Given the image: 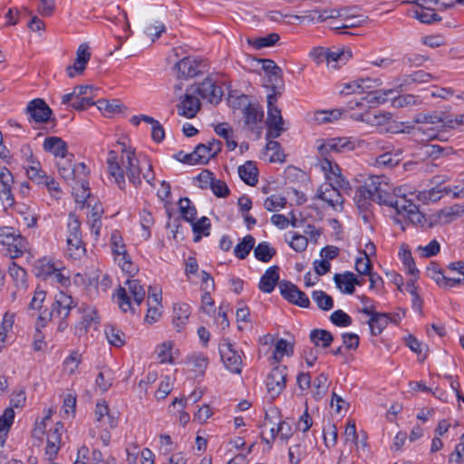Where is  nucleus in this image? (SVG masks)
<instances>
[{
    "mask_svg": "<svg viewBox=\"0 0 464 464\" xmlns=\"http://www.w3.org/2000/svg\"><path fill=\"white\" fill-rule=\"evenodd\" d=\"M413 121L416 123L432 124L437 128H453V121L445 117L443 112L432 111L428 113H417Z\"/></svg>",
    "mask_w": 464,
    "mask_h": 464,
    "instance_id": "412c9836",
    "label": "nucleus"
},
{
    "mask_svg": "<svg viewBox=\"0 0 464 464\" xmlns=\"http://www.w3.org/2000/svg\"><path fill=\"white\" fill-rule=\"evenodd\" d=\"M114 373L106 367H103L96 378V384L102 392L107 391L113 382Z\"/></svg>",
    "mask_w": 464,
    "mask_h": 464,
    "instance_id": "603ef678",
    "label": "nucleus"
},
{
    "mask_svg": "<svg viewBox=\"0 0 464 464\" xmlns=\"http://www.w3.org/2000/svg\"><path fill=\"white\" fill-rule=\"evenodd\" d=\"M331 322L339 327H346L352 324V317L343 310H336L330 315Z\"/></svg>",
    "mask_w": 464,
    "mask_h": 464,
    "instance_id": "774afa93",
    "label": "nucleus"
},
{
    "mask_svg": "<svg viewBox=\"0 0 464 464\" xmlns=\"http://www.w3.org/2000/svg\"><path fill=\"white\" fill-rule=\"evenodd\" d=\"M281 295L289 303L302 308L310 306V300L307 295L301 291L295 284L287 280L279 283Z\"/></svg>",
    "mask_w": 464,
    "mask_h": 464,
    "instance_id": "9b49d317",
    "label": "nucleus"
},
{
    "mask_svg": "<svg viewBox=\"0 0 464 464\" xmlns=\"http://www.w3.org/2000/svg\"><path fill=\"white\" fill-rule=\"evenodd\" d=\"M464 214V204H454L452 206L445 207L440 212L439 217L444 222H451L453 218L460 217Z\"/></svg>",
    "mask_w": 464,
    "mask_h": 464,
    "instance_id": "09e8293b",
    "label": "nucleus"
},
{
    "mask_svg": "<svg viewBox=\"0 0 464 464\" xmlns=\"http://www.w3.org/2000/svg\"><path fill=\"white\" fill-rule=\"evenodd\" d=\"M93 87L92 85H78L73 91L62 96V103L69 104L74 98L92 96Z\"/></svg>",
    "mask_w": 464,
    "mask_h": 464,
    "instance_id": "c03bdc74",
    "label": "nucleus"
},
{
    "mask_svg": "<svg viewBox=\"0 0 464 464\" xmlns=\"http://www.w3.org/2000/svg\"><path fill=\"white\" fill-rule=\"evenodd\" d=\"M354 199L360 211H370L373 198L371 196V192L365 189L363 186L358 188Z\"/></svg>",
    "mask_w": 464,
    "mask_h": 464,
    "instance_id": "ea45409f",
    "label": "nucleus"
},
{
    "mask_svg": "<svg viewBox=\"0 0 464 464\" xmlns=\"http://www.w3.org/2000/svg\"><path fill=\"white\" fill-rule=\"evenodd\" d=\"M0 245L10 258H17L27 250V240L20 234H15L11 227L0 228Z\"/></svg>",
    "mask_w": 464,
    "mask_h": 464,
    "instance_id": "423d86ee",
    "label": "nucleus"
},
{
    "mask_svg": "<svg viewBox=\"0 0 464 464\" xmlns=\"http://www.w3.org/2000/svg\"><path fill=\"white\" fill-rule=\"evenodd\" d=\"M340 110L317 111L314 113L313 121L317 124H325L340 118Z\"/></svg>",
    "mask_w": 464,
    "mask_h": 464,
    "instance_id": "8fccbe9b",
    "label": "nucleus"
},
{
    "mask_svg": "<svg viewBox=\"0 0 464 464\" xmlns=\"http://www.w3.org/2000/svg\"><path fill=\"white\" fill-rule=\"evenodd\" d=\"M316 198L327 203L334 209H337V207H339L340 210L343 209L344 199L333 182L322 184L317 189Z\"/></svg>",
    "mask_w": 464,
    "mask_h": 464,
    "instance_id": "dca6fc26",
    "label": "nucleus"
},
{
    "mask_svg": "<svg viewBox=\"0 0 464 464\" xmlns=\"http://www.w3.org/2000/svg\"><path fill=\"white\" fill-rule=\"evenodd\" d=\"M98 279L99 276L96 272H92L91 274H76L74 276V282L78 285H82L88 289L94 287L96 291L98 290Z\"/></svg>",
    "mask_w": 464,
    "mask_h": 464,
    "instance_id": "5fc2aeb1",
    "label": "nucleus"
},
{
    "mask_svg": "<svg viewBox=\"0 0 464 464\" xmlns=\"http://www.w3.org/2000/svg\"><path fill=\"white\" fill-rule=\"evenodd\" d=\"M201 104L198 97L186 93L180 102L177 104L178 114L188 118H194L200 110Z\"/></svg>",
    "mask_w": 464,
    "mask_h": 464,
    "instance_id": "b1692460",
    "label": "nucleus"
},
{
    "mask_svg": "<svg viewBox=\"0 0 464 464\" xmlns=\"http://www.w3.org/2000/svg\"><path fill=\"white\" fill-rule=\"evenodd\" d=\"M361 255H362V256H359L355 260L354 268L359 275L369 276L372 273V263L366 250L362 251Z\"/></svg>",
    "mask_w": 464,
    "mask_h": 464,
    "instance_id": "37998d69",
    "label": "nucleus"
},
{
    "mask_svg": "<svg viewBox=\"0 0 464 464\" xmlns=\"http://www.w3.org/2000/svg\"><path fill=\"white\" fill-rule=\"evenodd\" d=\"M72 183V195L76 203L81 204L82 208L84 207H92V203L95 201V198L91 195L88 180L81 179L80 180H75Z\"/></svg>",
    "mask_w": 464,
    "mask_h": 464,
    "instance_id": "aec40b11",
    "label": "nucleus"
},
{
    "mask_svg": "<svg viewBox=\"0 0 464 464\" xmlns=\"http://www.w3.org/2000/svg\"><path fill=\"white\" fill-rule=\"evenodd\" d=\"M76 308L72 297L60 291L54 295L50 309H44L38 317V326L44 327L47 321L57 320L59 332H63L69 325L67 321L71 313Z\"/></svg>",
    "mask_w": 464,
    "mask_h": 464,
    "instance_id": "f03ea898",
    "label": "nucleus"
},
{
    "mask_svg": "<svg viewBox=\"0 0 464 464\" xmlns=\"http://www.w3.org/2000/svg\"><path fill=\"white\" fill-rule=\"evenodd\" d=\"M67 255L70 256L72 259H79L85 254V247L82 237H72V238H67Z\"/></svg>",
    "mask_w": 464,
    "mask_h": 464,
    "instance_id": "e433bc0d",
    "label": "nucleus"
},
{
    "mask_svg": "<svg viewBox=\"0 0 464 464\" xmlns=\"http://www.w3.org/2000/svg\"><path fill=\"white\" fill-rule=\"evenodd\" d=\"M280 40V36L276 33H271L264 37H258L254 39H247L250 45L255 47L256 50H260L264 47L274 46Z\"/></svg>",
    "mask_w": 464,
    "mask_h": 464,
    "instance_id": "79ce46f5",
    "label": "nucleus"
},
{
    "mask_svg": "<svg viewBox=\"0 0 464 464\" xmlns=\"http://www.w3.org/2000/svg\"><path fill=\"white\" fill-rule=\"evenodd\" d=\"M222 150V142L213 139L208 144H198L195 148L200 164H206L208 160L218 155Z\"/></svg>",
    "mask_w": 464,
    "mask_h": 464,
    "instance_id": "393cba45",
    "label": "nucleus"
},
{
    "mask_svg": "<svg viewBox=\"0 0 464 464\" xmlns=\"http://www.w3.org/2000/svg\"><path fill=\"white\" fill-rule=\"evenodd\" d=\"M362 314L370 317L367 324L370 328L371 335L372 336L382 334L383 330L389 324L387 313L364 309Z\"/></svg>",
    "mask_w": 464,
    "mask_h": 464,
    "instance_id": "5701e85b",
    "label": "nucleus"
},
{
    "mask_svg": "<svg viewBox=\"0 0 464 464\" xmlns=\"http://www.w3.org/2000/svg\"><path fill=\"white\" fill-rule=\"evenodd\" d=\"M255 237L251 235H246L243 237L242 241L236 245L234 254L238 259H245L255 248Z\"/></svg>",
    "mask_w": 464,
    "mask_h": 464,
    "instance_id": "c9c22d12",
    "label": "nucleus"
},
{
    "mask_svg": "<svg viewBox=\"0 0 464 464\" xmlns=\"http://www.w3.org/2000/svg\"><path fill=\"white\" fill-rule=\"evenodd\" d=\"M204 68L203 61L194 56H186L175 63L173 70L178 79L188 80L202 73Z\"/></svg>",
    "mask_w": 464,
    "mask_h": 464,
    "instance_id": "9d476101",
    "label": "nucleus"
},
{
    "mask_svg": "<svg viewBox=\"0 0 464 464\" xmlns=\"http://www.w3.org/2000/svg\"><path fill=\"white\" fill-rule=\"evenodd\" d=\"M267 85H269L273 91L271 94H276V97L280 96L285 86L283 81V72H273L270 76H268Z\"/></svg>",
    "mask_w": 464,
    "mask_h": 464,
    "instance_id": "e2e57ef3",
    "label": "nucleus"
},
{
    "mask_svg": "<svg viewBox=\"0 0 464 464\" xmlns=\"http://www.w3.org/2000/svg\"><path fill=\"white\" fill-rule=\"evenodd\" d=\"M190 306L186 303L176 304L173 307V324L179 332L190 315Z\"/></svg>",
    "mask_w": 464,
    "mask_h": 464,
    "instance_id": "473e14b6",
    "label": "nucleus"
},
{
    "mask_svg": "<svg viewBox=\"0 0 464 464\" xmlns=\"http://www.w3.org/2000/svg\"><path fill=\"white\" fill-rule=\"evenodd\" d=\"M322 169L325 172L328 182H333L339 191L351 189L349 181L342 175L340 167L333 160L322 161Z\"/></svg>",
    "mask_w": 464,
    "mask_h": 464,
    "instance_id": "f3484780",
    "label": "nucleus"
},
{
    "mask_svg": "<svg viewBox=\"0 0 464 464\" xmlns=\"http://www.w3.org/2000/svg\"><path fill=\"white\" fill-rule=\"evenodd\" d=\"M293 17L295 19H296L297 21H299L300 23H303V22L324 23V14H319L318 9L304 11V12H303V14H301V15L295 14V15H293Z\"/></svg>",
    "mask_w": 464,
    "mask_h": 464,
    "instance_id": "052dcab7",
    "label": "nucleus"
},
{
    "mask_svg": "<svg viewBox=\"0 0 464 464\" xmlns=\"http://www.w3.org/2000/svg\"><path fill=\"white\" fill-rule=\"evenodd\" d=\"M336 286L344 294L353 295L355 291L353 283L355 275L353 272H344L343 274H335L334 276Z\"/></svg>",
    "mask_w": 464,
    "mask_h": 464,
    "instance_id": "7c9ffc66",
    "label": "nucleus"
},
{
    "mask_svg": "<svg viewBox=\"0 0 464 464\" xmlns=\"http://www.w3.org/2000/svg\"><path fill=\"white\" fill-rule=\"evenodd\" d=\"M360 118L362 121L380 128L381 130H387L388 129L385 128V126L390 123L392 114L390 112H367L365 114H361Z\"/></svg>",
    "mask_w": 464,
    "mask_h": 464,
    "instance_id": "2f4dec72",
    "label": "nucleus"
},
{
    "mask_svg": "<svg viewBox=\"0 0 464 464\" xmlns=\"http://www.w3.org/2000/svg\"><path fill=\"white\" fill-rule=\"evenodd\" d=\"M8 273L17 288H24L26 286L27 273L15 262H12L10 264L8 267Z\"/></svg>",
    "mask_w": 464,
    "mask_h": 464,
    "instance_id": "58836bf2",
    "label": "nucleus"
},
{
    "mask_svg": "<svg viewBox=\"0 0 464 464\" xmlns=\"http://www.w3.org/2000/svg\"><path fill=\"white\" fill-rule=\"evenodd\" d=\"M279 269L278 266H272L265 271L258 285L260 291L266 294L274 291L276 285L281 282L279 281Z\"/></svg>",
    "mask_w": 464,
    "mask_h": 464,
    "instance_id": "a878e982",
    "label": "nucleus"
},
{
    "mask_svg": "<svg viewBox=\"0 0 464 464\" xmlns=\"http://www.w3.org/2000/svg\"><path fill=\"white\" fill-rule=\"evenodd\" d=\"M276 254V250L268 242H261L254 248L255 257L264 263L269 262Z\"/></svg>",
    "mask_w": 464,
    "mask_h": 464,
    "instance_id": "4c0bfd02",
    "label": "nucleus"
},
{
    "mask_svg": "<svg viewBox=\"0 0 464 464\" xmlns=\"http://www.w3.org/2000/svg\"><path fill=\"white\" fill-rule=\"evenodd\" d=\"M378 79L359 78L345 84L342 93L351 94L353 92H365L379 85Z\"/></svg>",
    "mask_w": 464,
    "mask_h": 464,
    "instance_id": "cd10ccee",
    "label": "nucleus"
},
{
    "mask_svg": "<svg viewBox=\"0 0 464 464\" xmlns=\"http://www.w3.org/2000/svg\"><path fill=\"white\" fill-rule=\"evenodd\" d=\"M14 411L13 408H6L0 416V434L5 440L7 433L14 423Z\"/></svg>",
    "mask_w": 464,
    "mask_h": 464,
    "instance_id": "864d4df0",
    "label": "nucleus"
},
{
    "mask_svg": "<svg viewBox=\"0 0 464 464\" xmlns=\"http://www.w3.org/2000/svg\"><path fill=\"white\" fill-rule=\"evenodd\" d=\"M276 94L267 95V130L266 140L276 139L285 131L283 127L284 120L281 115V110L276 105Z\"/></svg>",
    "mask_w": 464,
    "mask_h": 464,
    "instance_id": "0eeeda50",
    "label": "nucleus"
},
{
    "mask_svg": "<svg viewBox=\"0 0 464 464\" xmlns=\"http://www.w3.org/2000/svg\"><path fill=\"white\" fill-rule=\"evenodd\" d=\"M30 121L45 123L51 120L53 111L47 103L40 98H36L28 102L25 109Z\"/></svg>",
    "mask_w": 464,
    "mask_h": 464,
    "instance_id": "2eb2a0df",
    "label": "nucleus"
},
{
    "mask_svg": "<svg viewBox=\"0 0 464 464\" xmlns=\"http://www.w3.org/2000/svg\"><path fill=\"white\" fill-rule=\"evenodd\" d=\"M187 362L191 365L192 370L203 374L208 364V360L203 355H191L188 357Z\"/></svg>",
    "mask_w": 464,
    "mask_h": 464,
    "instance_id": "69168bd1",
    "label": "nucleus"
},
{
    "mask_svg": "<svg viewBox=\"0 0 464 464\" xmlns=\"http://www.w3.org/2000/svg\"><path fill=\"white\" fill-rule=\"evenodd\" d=\"M310 340L316 347L328 348L334 341L331 332L324 329H314L310 333Z\"/></svg>",
    "mask_w": 464,
    "mask_h": 464,
    "instance_id": "72a5a7b5",
    "label": "nucleus"
},
{
    "mask_svg": "<svg viewBox=\"0 0 464 464\" xmlns=\"http://www.w3.org/2000/svg\"><path fill=\"white\" fill-rule=\"evenodd\" d=\"M366 95L362 96L361 99V102H356L355 105L360 106L362 104V102H366L369 104H380L383 103L387 101V94L392 93V91L389 90L388 92H385L383 93L381 92V91H367Z\"/></svg>",
    "mask_w": 464,
    "mask_h": 464,
    "instance_id": "49530a36",
    "label": "nucleus"
},
{
    "mask_svg": "<svg viewBox=\"0 0 464 464\" xmlns=\"http://www.w3.org/2000/svg\"><path fill=\"white\" fill-rule=\"evenodd\" d=\"M353 150H354V144L346 137L327 139L318 146V153L323 161L333 160L330 159L331 153H342Z\"/></svg>",
    "mask_w": 464,
    "mask_h": 464,
    "instance_id": "1a4fd4ad",
    "label": "nucleus"
},
{
    "mask_svg": "<svg viewBox=\"0 0 464 464\" xmlns=\"http://www.w3.org/2000/svg\"><path fill=\"white\" fill-rule=\"evenodd\" d=\"M192 223L193 233L195 234L194 242H198L201 239V234L204 236L209 235L211 227L210 220L207 217H202L200 219Z\"/></svg>",
    "mask_w": 464,
    "mask_h": 464,
    "instance_id": "a18cd8bd",
    "label": "nucleus"
},
{
    "mask_svg": "<svg viewBox=\"0 0 464 464\" xmlns=\"http://www.w3.org/2000/svg\"><path fill=\"white\" fill-rule=\"evenodd\" d=\"M310 56L317 64L325 63L328 68L336 70L352 58L353 53L350 48L330 49L317 46L312 49Z\"/></svg>",
    "mask_w": 464,
    "mask_h": 464,
    "instance_id": "20e7f679",
    "label": "nucleus"
},
{
    "mask_svg": "<svg viewBox=\"0 0 464 464\" xmlns=\"http://www.w3.org/2000/svg\"><path fill=\"white\" fill-rule=\"evenodd\" d=\"M287 378V368L285 366H276L266 377V388L273 399L278 397L285 388Z\"/></svg>",
    "mask_w": 464,
    "mask_h": 464,
    "instance_id": "4468645a",
    "label": "nucleus"
},
{
    "mask_svg": "<svg viewBox=\"0 0 464 464\" xmlns=\"http://www.w3.org/2000/svg\"><path fill=\"white\" fill-rule=\"evenodd\" d=\"M179 209L182 218L188 222H193L196 219L197 209L188 198H180L179 201Z\"/></svg>",
    "mask_w": 464,
    "mask_h": 464,
    "instance_id": "3c124183",
    "label": "nucleus"
},
{
    "mask_svg": "<svg viewBox=\"0 0 464 464\" xmlns=\"http://www.w3.org/2000/svg\"><path fill=\"white\" fill-rule=\"evenodd\" d=\"M26 150L29 151L28 161L31 163L26 168L27 176L32 181L35 182L36 184H43L44 181H46V178L48 176L41 169L40 162L33 159V153L30 148L27 147Z\"/></svg>",
    "mask_w": 464,
    "mask_h": 464,
    "instance_id": "c756f323",
    "label": "nucleus"
},
{
    "mask_svg": "<svg viewBox=\"0 0 464 464\" xmlns=\"http://www.w3.org/2000/svg\"><path fill=\"white\" fill-rule=\"evenodd\" d=\"M286 198L285 197L279 196V195H271L270 197L266 198V199L264 202V208L267 211H276L278 208H283L286 205Z\"/></svg>",
    "mask_w": 464,
    "mask_h": 464,
    "instance_id": "0e129e2a",
    "label": "nucleus"
},
{
    "mask_svg": "<svg viewBox=\"0 0 464 464\" xmlns=\"http://www.w3.org/2000/svg\"><path fill=\"white\" fill-rule=\"evenodd\" d=\"M196 92L210 103L218 104L223 96V90L209 77L204 79L196 89Z\"/></svg>",
    "mask_w": 464,
    "mask_h": 464,
    "instance_id": "a211bd4d",
    "label": "nucleus"
},
{
    "mask_svg": "<svg viewBox=\"0 0 464 464\" xmlns=\"http://www.w3.org/2000/svg\"><path fill=\"white\" fill-rule=\"evenodd\" d=\"M58 172L60 176L67 182L75 181L76 180V169L75 167L72 166L71 159L67 157L64 159H60L57 162Z\"/></svg>",
    "mask_w": 464,
    "mask_h": 464,
    "instance_id": "f704fd0d",
    "label": "nucleus"
},
{
    "mask_svg": "<svg viewBox=\"0 0 464 464\" xmlns=\"http://www.w3.org/2000/svg\"><path fill=\"white\" fill-rule=\"evenodd\" d=\"M13 182L14 178L11 171L5 167L0 168V199L9 207L14 203L12 194Z\"/></svg>",
    "mask_w": 464,
    "mask_h": 464,
    "instance_id": "4be33fe9",
    "label": "nucleus"
},
{
    "mask_svg": "<svg viewBox=\"0 0 464 464\" xmlns=\"http://www.w3.org/2000/svg\"><path fill=\"white\" fill-rule=\"evenodd\" d=\"M173 348V343L170 341H167L158 345L156 348L157 358L159 359L160 363L173 362L171 351Z\"/></svg>",
    "mask_w": 464,
    "mask_h": 464,
    "instance_id": "13d9d810",
    "label": "nucleus"
},
{
    "mask_svg": "<svg viewBox=\"0 0 464 464\" xmlns=\"http://www.w3.org/2000/svg\"><path fill=\"white\" fill-rule=\"evenodd\" d=\"M63 430V424L56 422L53 430H50L47 434V443L45 448V457L48 460H53L56 458L61 447L62 432Z\"/></svg>",
    "mask_w": 464,
    "mask_h": 464,
    "instance_id": "6ab92c4d",
    "label": "nucleus"
},
{
    "mask_svg": "<svg viewBox=\"0 0 464 464\" xmlns=\"http://www.w3.org/2000/svg\"><path fill=\"white\" fill-rule=\"evenodd\" d=\"M121 150V163L118 162V188L122 189L125 185L124 175L129 181L138 188L141 184L140 161L136 157L135 149L125 140H118Z\"/></svg>",
    "mask_w": 464,
    "mask_h": 464,
    "instance_id": "7ed1b4c3",
    "label": "nucleus"
},
{
    "mask_svg": "<svg viewBox=\"0 0 464 464\" xmlns=\"http://www.w3.org/2000/svg\"><path fill=\"white\" fill-rule=\"evenodd\" d=\"M35 270L37 276H43L44 279H49L54 271L58 268L51 261L44 258L40 259L35 264Z\"/></svg>",
    "mask_w": 464,
    "mask_h": 464,
    "instance_id": "6e6d98bb",
    "label": "nucleus"
},
{
    "mask_svg": "<svg viewBox=\"0 0 464 464\" xmlns=\"http://www.w3.org/2000/svg\"><path fill=\"white\" fill-rule=\"evenodd\" d=\"M67 148L66 142L62 138L56 136L47 137L44 142L45 151L53 154L55 157H60L61 159H64L68 156L73 157L72 154L68 153Z\"/></svg>",
    "mask_w": 464,
    "mask_h": 464,
    "instance_id": "bb28decb",
    "label": "nucleus"
},
{
    "mask_svg": "<svg viewBox=\"0 0 464 464\" xmlns=\"http://www.w3.org/2000/svg\"><path fill=\"white\" fill-rule=\"evenodd\" d=\"M238 105L244 106L243 118L245 125L251 130H255L257 123L264 118V111L257 104L251 103L247 95L237 97Z\"/></svg>",
    "mask_w": 464,
    "mask_h": 464,
    "instance_id": "ddd939ff",
    "label": "nucleus"
},
{
    "mask_svg": "<svg viewBox=\"0 0 464 464\" xmlns=\"http://www.w3.org/2000/svg\"><path fill=\"white\" fill-rule=\"evenodd\" d=\"M414 18L418 19L423 24H432L434 22H440L441 17L434 12L432 8H426L420 5V9L414 11Z\"/></svg>",
    "mask_w": 464,
    "mask_h": 464,
    "instance_id": "a19ab883",
    "label": "nucleus"
},
{
    "mask_svg": "<svg viewBox=\"0 0 464 464\" xmlns=\"http://www.w3.org/2000/svg\"><path fill=\"white\" fill-rule=\"evenodd\" d=\"M312 298L321 310L329 311L334 307L333 297L322 290L314 291Z\"/></svg>",
    "mask_w": 464,
    "mask_h": 464,
    "instance_id": "de8ad7c7",
    "label": "nucleus"
},
{
    "mask_svg": "<svg viewBox=\"0 0 464 464\" xmlns=\"http://www.w3.org/2000/svg\"><path fill=\"white\" fill-rule=\"evenodd\" d=\"M400 162V159L397 156H393L392 152H385L378 156L375 160V165L378 167H383L392 169L397 166Z\"/></svg>",
    "mask_w": 464,
    "mask_h": 464,
    "instance_id": "338daca9",
    "label": "nucleus"
},
{
    "mask_svg": "<svg viewBox=\"0 0 464 464\" xmlns=\"http://www.w3.org/2000/svg\"><path fill=\"white\" fill-rule=\"evenodd\" d=\"M219 353L225 367L229 372L241 373L243 361L240 353L243 352H239L227 339H224L219 344Z\"/></svg>",
    "mask_w": 464,
    "mask_h": 464,
    "instance_id": "6e6552de",
    "label": "nucleus"
},
{
    "mask_svg": "<svg viewBox=\"0 0 464 464\" xmlns=\"http://www.w3.org/2000/svg\"><path fill=\"white\" fill-rule=\"evenodd\" d=\"M77 312L82 314L80 322L75 325V334L78 336L86 334L91 328L97 329L100 319L94 307L82 304Z\"/></svg>",
    "mask_w": 464,
    "mask_h": 464,
    "instance_id": "f8f14e48",
    "label": "nucleus"
},
{
    "mask_svg": "<svg viewBox=\"0 0 464 464\" xmlns=\"http://www.w3.org/2000/svg\"><path fill=\"white\" fill-rule=\"evenodd\" d=\"M362 186L371 192L373 202L385 206L392 204V198H394V187L386 176H370Z\"/></svg>",
    "mask_w": 464,
    "mask_h": 464,
    "instance_id": "39448f33",
    "label": "nucleus"
},
{
    "mask_svg": "<svg viewBox=\"0 0 464 464\" xmlns=\"http://www.w3.org/2000/svg\"><path fill=\"white\" fill-rule=\"evenodd\" d=\"M323 433L325 446L327 448L334 447L336 444L338 438V431L335 424L328 422V424L324 427Z\"/></svg>",
    "mask_w": 464,
    "mask_h": 464,
    "instance_id": "680f3d73",
    "label": "nucleus"
},
{
    "mask_svg": "<svg viewBox=\"0 0 464 464\" xmlns=\"http://www.w3.org/2000/svg\"><path fill=\"white\" fill-rule=\"evenodd\" d=\"M240 179L248 186H255L258 182V169L256 164L247 160L237 169Z\"/></svg>",
    "mask_w": 464,
    "mask_h": 464,
    "instance_id": "c85d7f7f",
    "label": "nucleus"
},
{
    "mask_svg": "<svg viewBox=\"0 0 464 464\" xmlns=\"http://www.w3.org/2000/svg\"><path fill=\"white\" fill-rule=\"evenodd\" d=\"M121 237L118 238V266L126 275L124 286H118V306L124 312H135L134 304L140 306L145 297V290L138 280L130 279L139 272V266L132 261V256L126 250Z\"/></svg>",
    "mask_w": 464,
    "mask_h": 464,
    "instance_id": "f257e3e1",
    "label": "nucleus"
},
{
    "mask_svg": "<svg viewBox=\"0 0 464 464\" xmlns=\"http://www.w3.org/2000/svg\"><path fill=\"white\" fill-rule=\"evenodd\" d=\"M400 258L403 266L407 268L408 273L415 276V279L419 277V270L416 267L415 261L411 256V252L408 249H402L399 253Z\"/></svg>",
    "mask_w": 464,
    "mask_h": 464,
    "instance_id": "4d7b16f0",
    "label": "nucleus"
},
{
    "mask_svg": "<svg viewBox=\"0 0 464 464\" xmlns=\"http://www.w3.org/2000/svg\"><path fill=\"white\" fill-rule=\"evenodd\" d=\"M328 374L322 372L314 380V397L316 400H321L327 392L328 389Z\"/></svg>",
    "mask_w": 464,
    "mask_h": 464,
    "instance_id": "bf43d9fd",
    "label": "nucleus"
}]
</instances>
